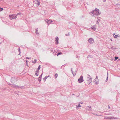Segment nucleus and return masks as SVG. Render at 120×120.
<instances>
[{"label": "nucleus", "mask_w": 120, "mask_h": 120, "mask_svg": "<svg viewBox=\"0 0 120 120\" xmlns=\"http://www.w3.org/2000/svg\"><path fill=\"white\" fill-rule=\"evenodd\" d=\"M98 76H97L96 77V78H95V79H97V80H98Z\"/></svg>", "instance_id": "72a5a7b5"}, {"label": "nucleus", "mask_w": 120, "mask_h": 120, "mask_svg": "<svg viewBox=\"0 0 120 120\" xmlns=\"http://www.w3.org/2000/svg\"><path fill=\"white\" fill-rule=\"evenodd\" d=\"M99 80H97V79H95V80L94 82V83L96 84H98L99 83Z\"/></svg>", "instance_id": "9d476101"}, {"label": "nucleus", "mask_w": 120, "mask_h": 120, "mask_svg": "<svg viewBox=\"0 0 120 120\" xmlns=\"http://www.w3.org/2000/svg\"><path fill=\"white\" fill-rule=\"evenodd\" d=\"M101 13V12L99 11V10L96 8L95 10H92L90 12L89 14L91 15H93V16L94 15H96L98 16L100 15Z\"/></svg>", "instance_id": "f257e3e1"}, {"label": "nucleus", "mask_w": 120, "mask_h": 120, "mask_svg": "<svg viewBox=\"0 0 120 120\" xmlns=\"http://www.w3.org/2000/svg\"><path fill=\"white\" fill-rule=\"evenodd\" d=\"M118 58V57L117 56H115V60H116Z\"/></svg>", "instance_id": "cd10ccee"}, {"label": "nucleus", "mask_w": 120, "mask_h": 120, "mask_svg": "<svg viewBox=\"0 0 120 120\" xmlns=\"http://www.w3.org/2000/svg\"><path fill=\"white\" fill-rule=\"evenodd\" d=\"M35 61V62H34V61H33L32 62L34 64L35 63H36V61H37V60L36 59H35L34 60Z\"/></svg>", "instance_id": "393cba45"}, {"label": "nucleus", "mask_w": 120, "mask_h": 120, "mask_svg": "<svg viewBox=\"0 0 120 120\" xmlns=\"http://www.w3.org/2000/svg\"><path fill=\"white\" fill-rule=\"evenodd\" d=\"M37 73L38 72H36L35 73V74L37 76H38V75Z\"/></svg>", "instance_id": "c9c22d12"}, {"label": "nucleus", "mask_w": 120, "mask_h": 120, "mask_svg": "<svg viewBox=\"0 0 120 120\" xmlns=\"http://www.w3.org/2000/svg\"><path fill=\"white\" fill-rule=\"evenodd\" d=\"M94 42V41L93 38H90L88 40V42L91 44H92Z\"/></svg>", "instance_id": "20e7f679"}, {"label": "nucleus", "mask_w": 120, "mask_h": 120, "mask_svg": "<svg viewBox=\"0 0 120 120\" xmlns=\"http://www.w3.org/2000/svg\"><path fill=\"white\" fill-rule=\"evenodd\" d=\"M21 13L20 12H19V13H18L17 15H17V16L18 15H21Z\"/></svg>", "instance_id": "c756f323"}, {"label": "nucleus", "mask_w": 120, "mask_h": 120, "mask_svg": "<svg viewBox=\"0 0 120 120\" xmlns=\"http://www.w3.org/2000/svg\"><path fill=\"white\" fill-rule=\"evenodd\" d=\"M85 83V84L86 85V84Z\"/></svg>", "instance_id": "864d4df0"}, {"label": "nucleus", "mask_w": 120, "mask_h": 120, "mask_svg": "<svg viewBox=\"0 0 120 120\" xmlns=\"http://www.w3.org/2000/svg\"><path fill=\"white\" fill-rule=\"evenodd\" d=\"M48 76V77H49V76Z\"/></svg>", "instance_id": "603ef678"}, {"label": "nucleus", "mask_w": 120, "mask_h": 120, "mask_svg": "<svg viewBox=\"0 0 120 120\" xmlns=\"http://www.w3.org/2000/svg\"><path fill=\"white\" fill-rule=\"evenodd\" d=\"M108 108L109 109L110 108V106H109V105H108Z\"/></svg>", "instance_id": "a18cd8bd"}, {"label": "nucleus", "mask_w": 120, "mask_h": 120, "mask_svg": "<svg viewBox=\"0 0 120 120\" xmlns=\"http://www.w3.org/2000/svg\"><path fill=\"white\" fill-rule=\"evenodd\" d=\"M45 21L47 24L49 25L51 23V20H48L47 19H46V20H45Z\"/></svg>", "instance_id": "1a4fd4ad"}, {"label": "nucleus", "mask_w": 120, "mask_h": 120, "mask_svg": "<svg viewBox=\"0 0 120 120\" xmlns=\"http://www.w3.org/2000/svg\"><path fill=\"white\" fill-rule=\"evenodd\" d=\"M92 81V78L91 77L89 79V80H88L86 81V82L88 84H89L91 83Z\"/></svg>", "instance_id": "39448f33"}, {"label": "nucleus", "mask_w": 120, "mask_h": 120, "mask_svg": "<svg viewBox=\"0 0 120 120\" xmlns=\"http://www.w3.org/2000/svg\"><path fill=\"white\" fill-rule=\"evenodd\" d=\"M9 85H12H12H12V84H10V83L9 84Z\"/></svg>", "instance_id": "49530a36"}, {"label": "nucleus", "mask_w": 120, "mask_h": 120, "mask_svg": "<svg viewBox=\"0 0 120 120\" xmlns=\"http://www.w3.org/2000/svg\"><path fill=\"white\" fill-rule=\"evenodd\" d=\"M113 35L115 38H116L118 36V35H116L114 33L113 34Z\"/></svg>", "instance_id": "ddd939ff"}, {"label": "nucleus", "mask_w": 120, "mask_h": 120, "mask_svg": "<svg viewBox=\"0 0 120 120\" xmlns=\"http://www.w3.org/2000/svg\"><path fill=\"white\" fill-rule=\"evenodd\" d=\"M88 75L87 78H88L89 79L91 77V76H90V75Z\"/></svg>", "instance_id": "c85d7f7f"}, {"label": "nucleus", "mask_w": 120, "mask_h": 120, "mask_svg": "<svg viewBox=\"0 0 120 120\" xmlns=\"http://www.w3.org/2000/svg\"><path fill=\"white\" fill-rule=\"evenodd\" d=\"M17 86V85H12V87H15V88H16V87H18L17 86Z\"/></svg>", "instance_id": "a211bd4d"}, {"label": "nucleus", "mask_w": 120, "mask_h": 120, "mask_svg": "<svg viewBox=\"0 0 120 120\" xmlns=\"http://www.w3.org/2000/svg\"><path fill=\"white\" fill-rule=\"evenodd\" d=\"M106 0H103V1L104 2H105L106 1Z\"/></svg>", "instance_id": "a19ab883"}, {"label": "nucleus", "mask_w": 120, "mask_h": 120, "mask_svg": "<svg viewBox=\"0 0 120 120\" xmlns=\"http://www.w3.org/2000/svg\"><path fill=\"white\" fill-rule=\"evenodd\" d=\"M3 10V9L2 8L0 7V12L2 11Z\"/></svg>", "instance_id": "7c9ffc66"}, {"label": "nucleus", "mask_w": 120, "mask_h": 120, "mask_svg": "<svg viewBox=\"0 0 120 120\" xmlns=\"http://www.w3.org/2000/svg\"><path fill=\"white\" fill-rule=\"evenodd\" d=\"M39 72V71H38V70H36V71H35V72Z\"/></svg>", "instance_id": "58836bf2"}, {"label": "nucleus", "mask_w": 120, "mask_h": 120, "mask_svg": "<svg viewBox=\"0 0 120 120\" xmlns=\"http://www.w3.org/2000/svg\"><path fill=\"white\" fill-rule=\"evenodd\" d=\"M26 62L27 64V60H26Z\"/></svg>", "instance_id": "de8ad7c7"}, {"label": "nucleus", "mask_w": 120, "mask_h": 120, "mask_svg": "<svg viewBox=\"0 0 120 120\" xmlns=\"http://www.w3.org/2000/svg\"><path fill=\"white\" fill-rule=\"evenodd\" d=\"M91 28L93 29L94 31H95L96 30V26L95 25H94L93 26L91 27Z\"/></svg>", "instance_id": "f8f14e48"}, {"label": "nucleus", "mask_w": 120, "mask_h": 120, "mask_svg": "<svg viewBox=\"0 0 120 120\" xmlns=\"http://www.w3.org/2000/svg\"><path fill=\"white\" fill-rule=\"evenodd\" d=\"M83 102H80V104H83Z\"/></svg>", "instance_id": "c03bdc74"}, {"label": "nucleus", "mask_w": 120, "mask_h": 120, "mask_svg": "<svg viewBox=\"0 0 120 120\" xmlns=\"http://www.w3.org/2000/svg\"><path fill=\"white\" fill-rule=\"evenodd\" d=\"M62 54V53L61 52H59L56 55L58 56Z\"/></svg>", "instance_id": "2eb2a0df"}, {"label": "nucleus", "mask_w": 120, "mask_h": 120, "mask_svg": "<svg viewBox=\"0 0 120 120\" xmlns=\"http://www.w3.org/2000/svg\"><path fill=\"white\" fill-rule=\"evenodd\" d=\"M36 32H35L36 33V34H39V33L38 34V28L36 29Z\"/></svg>", "instance_id": "412c9836"}, {"label": "nucleus", "mask_w": 120, "mask_h": 120, "mask_svg": "<svg viewBox=\"0 0 120 120\" xmlns=\"http://www.w3.org/2000/svg\"><path fill=\"white\" fill-rule=\"evenodd\" d=\"M48 50H49L51 51L52 52H53V49L52 48H51L50 49H49Z\"/></svg>", "instance_id": "4be33fe9"}, {"label": "nucleus", "mask_w": 120, "mask_h": 120, "mask_svg": "<svg viewBox=\"0 0 120 120\" xmlns=\"http://www.w3.org/2000/svg\"><path fill=\"white\" fill-rule=\"evenodd\" d=\"M38 68H39V69H40V66L39 65L38 67Z\"/></svg>", "instance_id": "ea45409f"}, {"label": "nucleus", "mask_w": 120, "mask_h": 120, "mask_svg": "<svg viewBox=\"0 0 120 120\" xmlns=\"http://www.w3.org/2000/svg\"><path fill=\"white\" fill-rule=\"evenodd\" d=\"M96 115H97V116H98V115H97V114H96Z\"/></svg>", "instance_id": "3c124183"}, {"label": "nucleus", "mask_w": 120, "mask_h": 120, "mask_svg": "<svg viewBox=\"0 0 120 120\" xmlns=\"http://www.w3.org/2000/svg\"><path fill=\"white\" fill-rule=\"evenodd\" d=\"M55 77V79L57 78L58 76V74L57 73H56L54 75Z\"/></svg>", "instance_id": "6ab92c4d"}, {"label": "nucleus", "mask_w": 120, "mask_h": 120, "mask_svg": "<svg viewBox=\"0 0 120 120\" xmlns=\"http://www.w3.org/2000/svg\"><path fill=\"white\" fill-rule=\"evenodd\" d=\"M71 72H72V73L73 74V76H75V75H76L75 74H73V71H72V68H71Z\"/></svg>", "instance_id": "a878e982"}, {"label": "nucleus", "mask_w": 120, "mask_h": 120, "mask_svg": "<svg viewBox=\"0 0 120 120\" xmlns=\"http://www.w3.org/2000/svg\"><path fill=\"white\" fill-rule=\"evenodd\" d=\"M17 87L18 88H21V89L23 88L24 87L23 86H17Z\"/></svg>", "instance_id": "4468645a"}, {"label": "nucleus", "mask_w": 120, "mask_h": 120, "mask_svg": "<svg viewBox=\"0 0 120 120\" xmlns=\"http://www.w3.org/2000/svg\"><path fill=\"white\" fill-rule=\"evenodd\" d=\"M52 22V20H51V23Z\"/></svg>", "instance_id": "8fccbe9b"}, {"label": "nucleus", "mask_w": 120, "mask_h": 120, "mask_svg": "<svg viewBox=\"0 0 120 120\" xmlns=\"http://www.w3.org/2000/svg\"><path fill=\"white\" fill-rule=\"evenodd\" d=\"M116 6H117L118 8L120 7V4H119V3H117L116 4Z\"/></svg>", "instance_id": "aec40b11"}, {"label": "nucleus", "mask_w": 120, "mask_h": 120, "mask_svg": "<svg viewBox=\"0 0 120 120\" xmlns=\"http://www.w3.org/2000/svg\"><path fill=\"white\" fill-rule=\"evenodd\" d=\"M48 77V76H45L44 78V81H46V79Z\"/></svg>", "instance_id": "f3484780"}, {"label": "nucleus", "mask_w": 120, "mask_h": 120, "mask_svg": "<svg viewBox=\"0 0 120 120\" xmlns=\"http://www.w3.org/2000/svg\"><path fill=\"white\" fill-rule=\"evenodd\" d=\"M108 72H107V77L105 81L106 82H107V81H108Z\"/></svg>", "instance_id": "5701e85b"}, {"label": "nucleus", "mask_w": 120, "mask_h": 120, "mask_svg": "<svg viewBox=\"0 0 120 120\" xmlns=\"http://www.w3.org/2000/svg\"><path fill=\"white\" fill-rule=\"evenodd\" d=\"M20 53H21L20 52H19V55H20Z\"/></svg>", "instance_id": "09e8293b"}, {"label": "nucleus", "mask_w": 120, "mask_h": 120, "mask_svg": "<svg viewBox=\"0 0 120 120\" xmlns=\"http://www.w3.org/2000/svg\"><path fill=\"white\" fill-rule=\"evenodd\" d=\"M59 39L58 37H56V41L55 43L56 45L58 44L59 43L58 40Z\"/></svg>", "instance_id": "6e6552de"}, {"label": "nucleus", "mask_w": 120, "mask_h": 120, "mask_svg": "<svg viewBox=\"0 0 120 120\" xmlns=\"http://www.w3.org/2000/svg\"><path fill=\"white\" fill-rule=\"evenodd\" d=\"M30 58H29V57H27L26 58V59H29Z\"/></svg>", "instance_id": "4c0bfd02"}, {"label": "nucleus", "mask_w": 120, "mask_h": 120, "mask_svg": "<svg viewBox=\"0 0 120 120\" xmlns=\"http://www.w3.org/2000/svg\"><path fill=\"white\" fill-rule=\"evenodd\" d=\"M77 108L78 109L81 106V105H80V104H78L77 105Z\"/></svg>", "instance_id": "dca6fc26"}, {"label": "nucleus", "mask_w": 120, "mask_h": 120, "mask_svg": "<svg viewBox=\"0 0 120 120\" xmlns=\"http://www.w3.org/2000/svg\"><path fill=\"white\" fill-rule=\"evenodd\" d=\"M18 51L19 52H20V48H19V49H18Z\"/></svg>", "instance_id": "e433bc0d"}, {"label": "nucleus", "mask_w": 120, "mask_h": 120, "mask_svg": "<svg viewBox=\"0 0 120 120\" xmlns=\"http://www.w3.org/2000/svg\"><path fill=\"white\" fill-rule=\"evenodd\" d=\"M109 120H112L113 119H118L119 118H118L117 117H115L114 116H109Z\"/></svg>", "instance_id": "0eeeda50"}, {"label": "nucleus", "mask_w": 120, "mask_h": 120, "mask_svg": "<svg viewBox=\"0 0 120 120\" xmlns=\"http://www.w3.org/2000/svg\"><path fill=\"white\" fill-rule=\"evenodd\" d=\"M15 77H12L11 79V81L12 83H14L15 80Z\"/></svg>", "instance_id": "423d86ee"}, {"label": "nucleus", "mask_w": 120, "mask_h": 120, "mask_svg": "<svg viewBox=\"0 0 120 120\" xmlns=\"http://www.w3.org/2000/svg\"><path fill=\"white\" fill-rule=\"evenodd\" d=\"M17 15H9V18L10 19L12 20V19H16L17 18Z\"/></svg>", "instance_id": "f03ea898"}, {"label": "nucleus", "mask_w": 120, "mask_h": 120, "mask_svg": "<svg viewBox=\"0 0 120 120\" xmlns=\"http://www.w3.org/2000/svg\"><path fill=\"white\" fill-rule=\"evenodd\" d=\"M18 7H19V6H18Z\"/></svg>", "instance_id": "5fc2aeb1"}, {"label": "nucleus", "mask_w": 120, "mask_h": 120, "mask_svg": "<svg viewBox=\"0 0 120 120\" xmlns=\"http://www.w3.org/2000/svg\"><path fill=\"white\" fill-rule=\"evenodd\" d=\"M111 49H112L113 50L114 49H116V48H113V46H111Z\"/></svg>", "instance_id": "2f4dec72"}, {"label": "nucleus", "mask_w": 120, "mask_h": 120, "mask_svg": "<svg viewBox=\"0 0 120 120\" xmlns=\"http://www.w3.org/2000/svg\"><path fill=\"white\" fill-rule=\"evenodd\" d=\"M40 69H39V68H38L37 69V70H38V71H39V70Z\"/></svg>", "instance_id": "79ce46f5"}, {"label": "nucleus", "mask_w": 120, "mask_h": 120, "mask_svg": "<svg viewBox=\"0 0 120 120\" xmlns=\"http://www.w3.org/2000/svg\"><path fill=\"white\" fill-rule=\"evenodd\" d=\"M100 20L99 19H98V21H97V22L98 23H99L100 21Z\"/></svg>", "instance_id": "f704fd0d"}, {"label": "nucleus", "mask_w": 120, "mask_h": 120, "mask_svg": "<svg viewBox=\"0 0 120 120\" xmlns=\"http://www.w3.org/2000/svg\"><path fill=\"white\" fill-rule=\"evenodd\" d=\"M36 1V2H37V4L38 5V6L40 4V1L39 2L38 0Z\"/></svg>", "instance_id": "b1692460"}, {"label": "nucleus", "mask_w": 120, "mask_h": 120, "mask_svg": "<svg viewBox=\"0 0 120 120\" xmlns=\"http://www.w3.org/2000/svg\"><path fill=\"white\" fill-rule=\"evenodd\" d=\"M65 35L66 36H69L70 35V34H69V33H68V34H66Z\"/></svg>", "instance_id": "473e14b6"}, {"label": "nucleus", "mask_w": 120, "mask_h": 120, "mask_svg": "<svg viewBox=\"0 0 120 120\" xmlns=\"http://www.w3.org/2000/svg\"><path fill=\"white\" fill-rule=\"evenodd\" d=\"M43 74V73H42L41 75H40V76L38 78V81H39V82H40L41 81V79L42 78V74Z\"/></svg>", "instance_id": "9b49d317"}, {"label": "nucleus", "mask_w": 120, "mask_h": 120, "mask_svg": "<svg viewBox=\"0 0 120 120\" xmlns=\"http://www.w3.org/2000/svg\"><path fill=\"white\" fill-rule=\"evenodd\" d=\"M104 119H109V117H105L104 118Z\"/></svg>", "instance_id": "bb28decb"}, {"label": "nucleus", "mask_w": 120, "mask_h": 120, "mask_svg": "<svg viewBox=\"0 0 120 120\" xmlns=\"http://www.w3.org/2000/svg\"><path fill=\"white\" fill-rule=\"evenodd\" d=\"M40 69H39V68H38L37 69V70H38V71H39V70Z\"/></svg>", "instance_id": "37998d69"}, {"label": "nucleus", "mask_w": 120, "mask_h": 120, "mask_svg": "<svg viewBox=\"0 0 120 120\" xmlns=\"http://www.w3.org/2000/svg\"><path fill=\"white\" fill-rule=\"evenodd\" d=\"M78 81L79 83H80L83 82V77L82 75L78 79Z\"/></svg>", "instance_id": "7ed1b4c3"}]
</instances>
